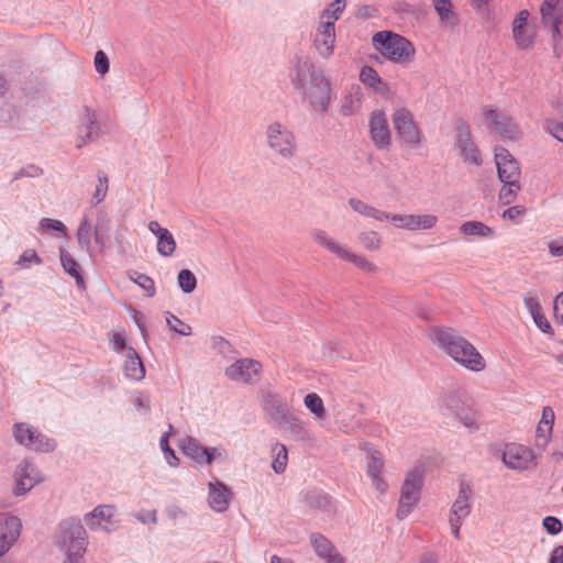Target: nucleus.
Segmentation results:
<instances>
[{"label":"nucleus","instance_id":"nucleus-1","mask_svg":"<svg viewBox=\"0 0 563 563\" xmlns=\"http://www.w3.org/2000/svg\"><path fill=\"white\" fill-rule=\"evenodd\" d=\"M431 342L460 366L471 372H482L486 361L479 351L455 329L433 327L429 331Z\"/></svg>","mask_w":563,"mask_h":563},{"label":"nucleus","instance_id":"nucleus-2","mask_svg":"<svg viewBox=\"0 0 563 563\" xmlns=\"http://www.w3.org/2000/svg\"><path fill=\"white\" fill-rule=\"evenodd\" d=\"M374 48L387 60L400 65L409 66L416 55L415 45L405 36L391 31H380L373 35Z\"/></svg>","mask_w":563,"mask_h":563},{"label":"nucleus","instance_id":"nucleus-3","mask_svg":"<svg viewBox=\"0 0 563 563\" xmlns=\"http://www.w3.org/2000/svg\"><path fill=\"white\" fill-rule=\"evenodd\" d=\"M441 409L446 415L453 416L468 429L477 430V416L473 408V400L467 393L461 388L446 390L441 398Z\"/></svg>","mask_w":563,"mask_h":563},{"label":"nucleus","instance_id":"nucleus-4","mask_svg":"<svg viewBox=\"0 0 563 563\" xmlns=\"http://www.w3.org/2000/svg\"><path fill=\"white\" fill-rule=\"evenodd\" d=\"M310 236L316 244L335 255L339 260L350 262L367 273L377 272L378 267L365 255L352 252L346 245L332 238L325 230L314 229L311 231Z\"/></svg>","mask_w":563,"mask_h":563},{"label":"nucleus","instance_id":"nucleus-5","mask_svg":"<svg viewBox=\"0 0 563 563\" xmlns=\"http://www.w3.org/2000/svg\"><path fill=\"white\" fill-rule=\"evenodd\" d=\"M423 476L424 470L420 465L415 466L406 474L397 508L398 519L408 517L418 505L423 486Z\"/></svg>","mask_w":563,"mask_h":563},{"label":"nucleus","instance_id":"nucleus-6","mask_svg":"<svg viewBox=\"0 0 563 563\" xmlns=\"http://www.w3.org/2000/svg\"><path fill=\"white\" fill-rule=\"evenodd\" d=\"M59 543L66 550L67 558L63 563H84L86 551V530L80 522H68L62 528Z\"/></svg>","mask_w":563,"mask_h":563},{"label":"nucleus","instance_id":"nucleus-7","mask_svg":"<svg viewBox=\"0 0 563 563\" xmlns=\"http://www.w3.org/2000/svg\"><path fill=\"white\" fill-rule=\"evenodd\" d=\"M305 102L317 112L325 113L331 102V84L324 73L317 74L312 80L298 91Z\"/></svg>","mask_w":563,"mask_h":563},{"label":"nucleus","instance_id":"nucleus-8","mask_svg":"<svg viewBox=\"0 0 563 563\" xmlns=\"http://www.w3.org/2000/svg\"><path fill=\"white\" fill-rule=\"evenodd\" d=\"M268 147L279 157L292 158L297 153V141L292 131L279 122H273L266 128Z\"/></svg>","mask_w":563,"mask_h":563},{"label":"nucleus","instance_id":"nucleus-9","mask_svg":"<svg viewBox=\"0 0 563 563\" xmlns=\"http://www.w3.org/2000/svg\"><path fill=\"white\" fill-rule=\"evenodd\" d=\"M473 504V489L468 482L461 481L459 485V493L454 499L450 512L449 523L451 527L452 534L455 539H461V527L464 520L470 516Z\"/></svg>","mask_w":563,"mask_h":563},{"label":"nucleus","instance_id":"nucleus-10","mask_svg":"<svg viewBox=\"0 0 563 563\" xmlns=\"http://www.w3.org/2000/svg\"><path fill=\"white\" fill-rule=\"evenodd\" d=\"M391 121L398 137L404 143L412 147H417L421 144L422 132L409 109L404 107L395 109Z\"/></svg>","mask_w":563,"mask_h":563},{"label":"nucleus","instance_id":"nucleus-11","mask_svg":"<svg viewBox=\"0 0 563 563\" xmlns=\"http://www.w3.org/2000/svg\"><path fill=\"white\" fill-rule=\"evenodd\" d=\"M501 460L507 468L517 472L532 470L538 465L534 451L519 443L506 444L503 450Z\"/></svg>","mask_w":563,"mask_h":563},{"label":"nucleus","instance_id":"nucleus-12","mask_svg":"<svg viewBox=\"0 0 563 563\" xmlns=\"http://www.w3.org/2000/svg\"><path fill=\"white\" fill-rule=\"evenodd\" d=\"M13 435L18 443L37 452H52L56 448V442L53 439L26 423H15Z\"/></svg>","mask_w":563,"mask_h":563},{"label":"nucleus","instance_id":"nucleus-13","mask_svg":"<svg viewBox=\"0 0 563 563\" xmlns=\"http://www.w3.org/2000/svg\"><path fill=\"white\" fill-rule=\"evenodd\" d=\"M321 73L322 70L317 68L309 57L296 55L288 76L294 89L299 91Z\"/></svg>","mask_w":563,"mask_h":563},{"label":"nucleus","instance_id":"nucleus-14","mask_svg":"<svg viewBox=\"0 0 563 563\" xmlns=\"http://www.w3.org/2000/svg\"><path fill=\"white\" fill-rule=\"evenodd\" d=\"M369 137L378 150H388L391 144V134L387 115L383 110H375L368 120Z\"/></svg>","mask_w":563,"mask_h":563},{"label":"nucleus","instance_id":"nucleus-15","mask_svg":"<svg viewBox=\"0 0 563 563\" xmlns=\"http://www.w3.org/2000/svg\"><path fill=\"white\" fill-rule=\"evenodd\" d=\"M456 146L466 164L479 166L482 157L479 150L473 142L468 124L460 120L456 124Z\"/></svg>","mask_w":563,"mask_h":563},{"label":"nucleus","instance_id":"nucleus-16","mask_svg":"<svg viewBox=\"0 0 563 563\" xmlns=\"http://www.w3.org/2000/svg\"><path fill=\"white\" fill-rule=\"evenodd\" d=\"M16 496L24 495L30 492L36 484L43 481L41 473L29 460L21 461L14 472Z\"/></svg>","mask_w":563,"mask_h":563},{"label":"nucleus","instance_id":"nucleus-17","mask_svg":"<svg viewBox=\"0 0 563 563\" xmlns=\"http://www.w3.org/2000/svg\"><path fill=\"white\" fill-rule=\"evenodd\" d=\"M335 42V25L330 21L319 22L313 36V47L319 56L330 58L334 53Z\"/></svg>","mask_w":563,"mask_h":563},{"label":"nucleus","instance_id":"nucleus-18","mask_svg":"<svg viewBox=\"0 0 563 563\" xmlns=\"http://www.w3.org/2000/svg\"><path fill=\"white\" fill-rule=\"evenodd\" d=\"M262 371V364L252 358H241L227 367L225 375L235 382L253 384Z\"/></svg>","mask_w":563,"mask_h":563},{"label":"nucleus","instance_id":"nucleus-19","mask_svg":"<svg viewBox=\"0 0 563 563\" xmlns=\"http://www.w3.org/2000/svg\"><path fill=\"white\" fill-rule=\"evenodd\" d=\"M439 219L437 216L427 214H397L390 213L389 222L394 223L399 229H406L410 231L417 230H430L434 228Z\"/></svg>","mask_w":563,"mask_h":563},{"label":"nucleus","instance_id":"nucleus-20","mask_svg":"<svg viewBox=\"0 0 563 563\" xmlns=\"http://www.w3.org/2000/svg\"><path fill=\"white\" fill-rule=\"evenodd\" d=\"M495 163L499 180H520V166L517 159L503 146L495 148Z\"/></svg>","mask_w":563,"mask_h":563},{"label":"nucleus","instance_id":"nucleus-21","mask_svg":"<svg viewBox=\"0 0 563 563\" xmlns=\"http://www.w3.org/2000/svg\"><path fill=\"white\" fill-rule=\"evenodd\" d=\"M485 117L494 126V131L508 140H518L521 131L512 119L498 109H489Z\"/></svg>","mask_w":563,"mask_h":563},{"label":"nucleus","instance_id":"nucleus-22","mask_svg":"<svg viewBox=\"0 0 563 563\" xmlns=\"http://www.w3.org/2000/svg\"><path fill=\"white\" fill-rule=\"evenodd\" d=\"M21 520L15 516L0 515V556L5 554L21 532Z\"/></svg>","mask_w":563,"mask_h":563},{"label":"nucleus","instance_id":"nucleus-23","mask_svg":"<svg viewBox=\"0 0 563 563\" xmlns=\"http://www.w3.org/2000/svg\"><path fill=\"white\" fill-rule=\"evenodd\" d=\"M262 398L265 412L269 415L274 422L282 424L283 420L290 413L285 399L279 394L273 391L263 393Z\"/></svg>","mask_w":563,"mask_h":563},{"label":"nucleus","instance_id":"nucleus-24","mask_svg":"<svg viewBox=\"0 0 563 563\" xmlns=\"http://www.w3.org/2000/svg\"><path fill=\"white\" fill-rule=\"evenodd\" d=\"M208 493V504L217 512L225 511L232 499V492L224 483L220 481L210 482Z\"/></svg>","mask_w":563,"mask_h":563},{"label":"nucleus","instance_id":"nucleus-25","mask_svg":"<svg viewBox=\"0 0 563 563\" xmlns=\"http://www.w3.org/2000/svg\"><path fill=\"white\" fill-rule=\"evenodd\" d=\"M147 228L150 232L157 238V253L164 257L172 256L176 250V241L170 231L166 228L161 227V224L156 220L150 221Z\"/></svg>","mask_w":563,"mask_h":563},{"label":"nucleus","instance_id":"nucleus-26","mask_svg":"<svg viewBox=\"0 0 563 563\" xmlns=\"http://www.w3.org/2000/svg\"><path fill=\"white\" fill-rule=\"evenodd\" d=\"M385 462L380 452L373 450L368 454L367 459V475L372 479L373 486L380 494H385L388 485L383 478Z\"/></svg>","mask_w":563,"mask_h":563},{"label":"nucleus","instance_id":"nucleus-27","mask_svg":"<svg viewBox=\"0 0 563 563\" xmlns=\"http://www.w3.org/2000/svg\"><path fill=\"white\" fill-rule=\"evenodd\" d=\"M554 419L553 409L550 406L544 407L536 430V446L538 449L544 450L551 441Z\"/></svg>","mask_w":563,"mask_h":563},{"label":"nucleus","instance_id":"nucleus-28","mask_svg":"<svg viewBox=\"0 0 563 563\" xmlns=\"http://www.w3.org/2000/svg\"><path fill=\"white\" fill-rule=\"evenodd\" d=\"M80 133H84V135H80V141L77 143V147L79 148L87 142L93 141L100 135V126L97 122V115L88 107L84 108Z\"/></svg>","mask_w":563,"mask_h":563},{"label":"nucleus","instance_id":"nucleus-29","mask_svg":"<svg viewBox=\"0 0 563 563\" xmlns=\"http://www.w3.org/2000/svg\"><path fill=\"white\" fill-rule=\"evenodd\" d=\"M363 93L360 86H353L341 100L340 113L343 117L356 114L362 108Z\"/></svg>","mask_w":563,"mask_h":563},{"label":"nucleus","instance_id":"nucleus-30","mask_svg":"<svg viewBox=\"0 0 563 563\" xmlns=\"http://www.w3.org/2000/svg\"><path fill=\"white\" fill-rule=\"evenodd\" d=\"M124 375L133 380H142L145 376L144 365L133 347H128L123 366Z\"/></svg>","mask_w":563,"mask_h":563},{"label":"nucleus","instance_id":"nucleus-31","mask_svg":"<svg viewBox=\"0 0 563 563\" xmlns=\"http://www.w3.org/2000/svg\"><path fill=\"white\" fill-rule=\"evenodd\" d=\"M349 206L360 216L372 218L379 222L389 221V212L379 210L358 198H350Z\"/></svg>","mask_w":563,"mask_h":563},{"label":"nucleus","instance_id":"nucleus-32","mask_svg":"<svg viewBox=\"0 0 563 563\" xmlns=\"http://www.w3.org/2000/svg\"><path fill=\"white\" fill-rule=\"evenodd\" d=\"M111 229V219L108 212L103 209L97 211V219L93 225V238L97 245L101 249L106 246Z\"/></svg>","mask_w":563,"mask_h":563},{"label":"nucleus","instance_id":"nucleus-33","mask_svg":"<svg viewBox=\"0 0 563 563\" xmlns=\"http://www.w3.org/2000/svg\"><path fill=\"white\" fill-rule=\"evenodd\" d=\"M184 453L192 459L197 464L210 465V455L207 452V448L201 445L195 438H188L183 444Z\"/></svg>","mask_w":563,"mask_h":563},{"label":"nucleus","instance_id":"nucleus-34","mask_svg":"<svg viewBox=\"0 0 563 563\" xmlns=\"http://www.w3.org/2000/svg\"><path fill=\"white\" fill-rule=\"evenodd\" d=\"M60 263L66 274L75 278L76 285L84 289L85 279L81 274V267L78 262L64 249L59 252Z\"/></svg>","mask_w":563,"mask_h":563},{"label":"nucleus","instance_id":"nucleus-35","mask_svg":"<svg viewBox=\"0 0 563 563\" xmlns=\"http://www.w3.org/2000/svg\"><path fill=\"white\" fill-rule=\"evenodd\" d=\"M282 424H285L289 433L297 440L303 442L312 440V433L307 424L294 415L289 413Z\"/></svg>","mask_w":563,"mask_h":563},{"label":"nucleus","instance_id":"nucleus-36","mask_svg":"<svg viewBox=\"0 0 563 563\" xmlns=\"http://www.w3.org/2000/svg\"><path fill=\"white\" fill-rule=\"evenodd\" d=\"M305 501L313 509H320L328 514H333L335 511L330 497L321 490L308 492L305 496Z\"/></svg>","mask_w":563,"mask_h":563},{"label":"nucleus","instance_id":"nucleus-37","mask_svg":"<svg viewBox=\"0 0 563 563\" xmlns=\"http://www.w3.org/2000/svg\"><path fill=\"white\" fill-rule=\"evenodd\" d=\"M114 515V507L111 505L97 506L91 512L85 516L86 525L90 529H97L101 520L110 521Z\"/></svg>","mask_w":563,"mask_h":563},{"label":"nucleus","instance_id":"nucleus-38","mask_svg":"<svg viewBox=\"0 0 563 563\" xmlns=\"http://www.w3.org/2000/svg\"><path fill=\"white\" fill-rule=\"evenodd\" d=\"M460 232L464 235L485 239L493 236L494 229L482 221L471 220L460 225Z\"/></svg>","mask_w":563,"mask_h":563},{"label":"nucleus","instance_id":"nucleus-39","mask_svg":"<svg viewBox=\"0 0 563 563\" xmlns=\"http://www.w3.org/2000/svg\"><path fill=\"white\" fill-rule=\"evenodd\" d=\"M432 2L441 22L449 26H455L459 23V18L453 11L451 0H432Z\"/></svg>","mask_w":563,"mask_h":563},{"label":"nucleus","instance_id":"nucleus-40","mask_svg":"<svg viewBox=\"0 0 563 563\" xmlns=\"http://www.w3.org/2000/svg\"><path fill=\"white\" fill-rule=\"evenodd\" d=\"M528 18H529V12L527 10H521L516 15V18H515V20L512 22L514 38H515L516 44L518 45V47H520L522 49H528L529 48V40H528V37H525V36L520 35L521 30L523 29L525 25H527Z\"/></svg>","mask_w":563,"mask_h":563},{"label":"nucleus","instance_id":"nucleus-41","mask_svg":"<svg viewBox=\"0 0 563 563\" xmlns=\"http://www.w3.org/2000/svg\"><path fill=\"white\" fill-rule=\"evenodd\" d=\"M360 80L377 92H383L386 89V86L383 82L379 74L371 66L362 67L360 73Z\"/></svg>","mask_w":563,"mask_h":563},{"label":"nucleus","instance_id":"nucleus-42","mask_svg":"<svg viewBox=\"0 0 563 563\" xmlns=\"http://www.w3.org/2000/svg\"><path fill=\"white\" fill-rule=\"evenodd\" d=\"M357 242L369 252H377L383 245L382 236L374 230H363L358 232Z\"/></svg>","mask_w":563,"mask_h":563},{"label":"nucleus","instance_id":"nucleus-43","mask_svg":"<svg viewBox=\"0 0 563 563\" xmlns=\"http://www.w3.org/2000/svg\"><path fill=\"white\" fill-rule=\"evenodd\" d=\"M310 544L312 545L316 554L323 559L330 553H333L335 551V547L333 543L324 536L318 532H313L310 534Z\"/></svg>","mask_w":563,"mask_h":563},{"label":"nucleus","instance_id":"nucleus-44","mask_svg":"<svg viewBox=\"0 0 563 563\" xmlns=\"http://www.w3.org/2000/svg\"><path fill=\"white\" fill-rule=\"evenodd\" d=\"M272 468L277 474H283L286 471L288 464V451L287 448L282 443H275L272 446Z\"/></svg>","mask_w":563,"mask_h":563},{"label":"nucleus","instance_id":"nucleus-45","mask_svg":"<svg viewBox=\"0 0 563 563\" xmlns=\"http://www.w3.org/2000/svg\"><path fill=\"white\" fill-rule=\"evenodd\" d=\"M307 409L313 415L314 419L323 420L327 417V410L321 397L316 393H309L303 398Z\"/></svg>","mask_w":563,"mask_h":563},{"label":"nucleus","instance_id":"nucleus-46","mask_svg":"<svg viewBox=\"0 0 563 563\" xmlns=\"http://www.w3.org/2000/svg\"><path fill=\"white\" fill-rule=\"evenodd\" d=\"M346 8V0H334L328 8L321 11L319 22L330 21L332 24L341 18V14Z\"/></svg>","mask_w":563,"mask_h":563},{"label":"nucleus","instance_id":"nucleus-47","mask_svg":"<svg viewBox=\"0 0 563 563\" xmlns=\"http://www.w3.org/2000/svg\"><path fill=\"white\" fill-rule=\"evenodd\" d=\"M504 186L501 187L498 198L503 205L512 203L519 191L521 190L520 180H507L503 181Z\"/></svg>","mask_w":563,"mask_h":563},{"label":"nucleus","instance_id":"nucleus-48","mask_svg":"<svg viewBox=\"0 0 563 563\" xmlns=\"http://www.w3.org/2000/svg\"><path fill=\"white\" fill-rule=\"evenodd\" d=\"M93 234V228L90 224L87 217H84L79 223L77 230V241L80 247L85 249L87 252L90 251L91 245V235Z\"/></svg>","mask_w":563,"mask_h":563},{"label":"nucleus","instance_id":"nucleus-49","mask_svg":"<svg viewBox=\"0 0 563 563\" xmlns=\"http://www.w3.org/2000/svg\"><path fill=\"white\" fill-rule=\"evenodd\" d=\"M177 283L185 294H191L197 287V278L195 274L187 268H184L178 273Z\"/></svg>","mask_w":563,"mask_h":563},{"label":"nucleus","instance_id":"nucleus-50","mask_svg":"<svg viewBox=\"0 0 563 563\" xmlns=\"http://www.w3.org/2000/svg\"><path fill=\"white\" fill-rule=\"evenodd\" d=\"M542 23L548 24L549 22L555 21V18H563V5H554L543 2L541 5Z\"/></svg>","mask_w":563,"mask_h":563},{"label":"nucleus","instance_id":"nucleus-51","mask_svg":"<svg viewBox=\"0 0 563 563\" xmlns=\"http://www.w3.org/2000/svg\"><path fill=\"white\" fill-rule=\"evenodd\" d=\"M166 322L170 330L175 331L180 335H190L192 330L191 327L184 321H181L178 317L174 316L170 312H166Z\"/></svg>","mask_w":563,"mask_h":563},{"label":"nucleus","instance_id":"nucleus-52","mask_svg":"<svg viewBox=\"0 0 563 563\" xmlns=\"http://www.w3.org/2000/svg\"><path fill=\"white\" fill-rule=\"evenodd\" d=\"M98 184L92 195V203L99 205L104 200L108 192V176L103 172H99L98 175Z\"/></svg>","mask_w":563,"mask_h":563},{"label":"nucleus","instance_id":"nucleus-53","mask_svg":"<svg viewBox=\"0 0 563 563\" xmlns=\"http://www.w3.org/2000/svg\"><path fill=\"white\" fill-rule=\"evenodd\" d=\"M135 277L132 280L137 284L142 289H144L148 297H153L155 295V284L154 280L142 273H134Z\"/></svg>","mask_w":563,"mask_h":563},{"label":"nucleus","instance_id":"nucleus-54","mask_svg":"<svg viewBox=\"0 0 563 563\" xmlns=\"http://www.w3.org/2000/svg\"><path fill=\"white\" fill-rule=\"evenodd\" d=\"M93 64L96 71L99 75L104 76L109 73L110 63L107 54L103 51H97V53L95 54Z\"/></svg>","mask_w":563,"mask_h":563},{"label":"nucleus","instance_id":"nucleus-55","mask_svg":"<svg viewBox=\"0 0 563 563\" xmlns=\"http://www.w3.org/2000/svg\"><path fill=\"white\" fill-rule=\"evenodd\" d=\"M544 26L551 29L553 47L556 49L559 42L563 38V18H555V21L549 22L548 24H544Z\"/></svg>","mask_w":563,"mask_h":563},{"label":"nucleus","instance_id":"nucleus-56","mask_svg":"<svg viewBox=\"0 0 563 563\" xmlns=\"http://www.w3.org/2000/svg\"><path fill=\"white\" fill-rule=\"evenodd\" d=\"M523 302H525V307L527 308V310L529 311L531 317H533L534 314H538L540 311H542L539 298L534 292H528L523 297Z\"/></svg>","mask_w":563,"mask_h":563},{"label":"nucleus","instance_id":"nucleus-57","mask_svg":"<svg viewBox=\"0 0 563 563\" xmlns=\"http://www.w3.org/2000/svg\"><path fill=\"white\" fill-rule=\"evenodd\" d=\"M543 528L547 530L549 534L555 536L562 531L563 525L556 518L552 516H548L542 521Z\"/></svg>","mask_w":563,"mask_h":563},{"label":"nucleus","instance_id":"nucleus-58","mask_svg":"<svg viewBox=\"0 0 563 563\" xmlns=\"http://www.w3.org/2000/svg\"><path fill=\"white\" fill-rule=\"evenodd\" d=\"M159 446L162 451L167 455L169 465L176 466L178 464V457L175 452L168 445V433H164L159 440Z\"/></svg>","mask_w":563,"mask_h":563},{"label":"nucleus","instance_id":"nucleus-59","mask_svg":"<svg viewBox=\"0 0 563 563\" xmlns=\"http://www.w3.org/2000/svg\"><path fill=\"white\" fill-rule=\"evenodd\" d=\"M526 212H527L526 207H523L521 205H517V206H512V207L506 209L503 212L501 218L510 220V221H518L522 216L526 214Z\"/></svg>","mask_w":563,"mask_h":563},{"label":"nucleus","instance_id":"nucleus-60","mask_svg":"<svg viewBox=\"0 0 563 563\" xmlns=\"http://www.w3.org/2000/svg\"><path fill=\"white\" fill-rule=\"evenodd\" d=\"M40 225L41 228L43 229H47V230H55V231H58L63 234L66 233V227L65 224L59 221V220H55V219H49V218H43L41 221H40Z\"/></svg>","mask_w":563,"mask_h":563},{"label":"nucleus","instance_id":"nucleus-61","mask_svg":"<svg viewBox=\"0 0 563 563\" xmlns=\"http://www.w3.org/2000/svg\"><path fill=\"white\" fill-rule=\"evenodd\" d=\"M545 130L560 142H563V123L555 121H548Z\"/></svg>","mask_w":563,"mask_h":563},{"label":"nucleus","instance_id":"nucleus-62","mask_svg":"<svg viewBox=\"0 0 563 563\" xmlns=\"http://www.w3.org/2000/svg\"><path fill=\"white\" fill-rule=\"evenodd\" d=\"M42 173H43V170L40 167H37L35 165H30L27 167L21 168L15 174L13 179H19L21 177H37V176L42 175Z\"/></svg>","mask_w":563,"mask_h":563},{"label":"nucleus","instance_id":"nucleus-63","mask_svg":"<svg viewBox=\"0 0 563 563\" xmlns=\"http://www.w3.org/2000/svg\"><path fill=\"white\" fill-rule=\"evenodd\" d=\"M548 247L551 256H563V238L550 241Z\"/></svg>","mask_w":563,"mask_h":563},{"label":"nucleus","instance_id":"nucleus-64","mask_svg":"<svg viewBox=\"0 0 563 563\" xmlns=\"http://www.w3.org/2000/svg\"><path fill=\"white\" fill-rule=\"evenodd\" d=\"M553 310L556 320L563 323V291L555 297Z\"/></svg>","mask_w":563,"mask_h":563}]
</instances>
